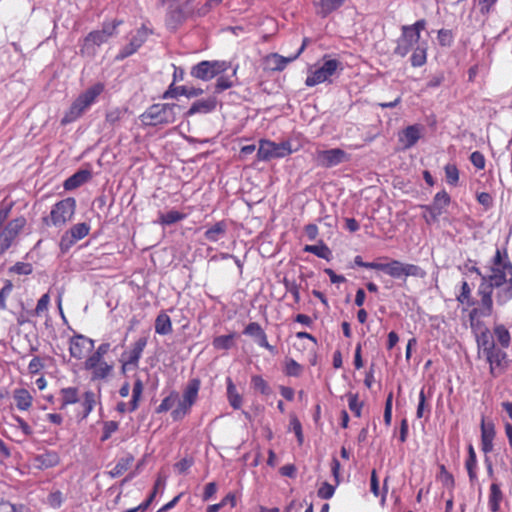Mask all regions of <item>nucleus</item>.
<instances>
[{
    "label": "nucleus",
    "mask_w": 512,
    "mask_h": 512,
    "mask_svg": "<svg viewBox=\"0 0 512 512\" xmlns=\"http://www.w3.org/2000/svg\"><path fill=\"white\" fill-rule=\"evenodd\" d=\"M489 275L482 276L477 288V298L472 294V287L466 280H462L456 301L469 309V321L473 327L474 321L481 317H490L494 312L493 292L496 290V302L504 305L512 299V264L507 251L496 249L491 259Z\"/></svg>",
    "instance_id": "f257e3e1"
},
{
    "label": "nucleus",
    "mask_w": 512,
    "mask_h": 512,
    "mask_svg": "<svg viewBox=\"0 0 512 512\" xmlns=\"http://www.w3.org/2000/svg\"><path fill=\"white\" fill-rule=\"evenodd\" d=\"M201 381L199 378H192L185 386L182 398L176 390H172L168 396L162 399L156 407L157 414L165 413L172 409L171 418L173 421H181L190 414L193 405L197 402Z\"/></svg>",
    "instance_id": "f03ea898"
},
{
    "label": "nucleus",
    "mask_w": 512,
    "mask_h": 512,
    "mask_svg": "<svg viewBox=\"0 0 512 512\" xmlns=\"http://www.w3.org/2000/svg\"><path fill=\"white\" fill-rule=\"evenodd\" d=\"M104 89V84L98 82L81 93L65 112L61 125L65 126L79 119L96 102Z\"/></svg>",
    "instance_id": "7ed1b4c3"
},
{
    "label": "nucleus",
    "mask_w": 512,
    "mask_h": 512,
    "mask_svg": "<svg viewBox=\"0 0 512 512\" xmlns=\"http://www.w3.org/2000/svg\"><path fill=\"white\" fill-rule=\"evenodd\" d=\"M172 103H156L149 106L139 119L143 126H163L174 123L176 120L175 108Z\"/></svg>",
    "instance_id": "20e7f679"
},
{
    "label": "nucleus",
    "mask_w": 512,
    "mask_h": 512,
    "mask_svg": "<svg viewBox=\"0 0 512 512\" xmlns=\"http://www.w3.org/2000/svg\"><path fill=\"white\" fill-rule=\"evenodd\" d=\"M426 28V20L420 19L411 25H403L401 27V35L396 41L393 53L399 57H405L413 50L420 38L421 32Z\"/></svg>",
    "instance_id": "39448f33"
},
{
    "label": "nucleus",
    "mask_w": 512,
    "mask_h": 512,
    "mask_svg": "<svg viewBox=\"0 0 512 512\" xmlns=\"http://www.w3.org/2000/svg\"><path fill=\"white\" fill-rule=\"evenodd\" d=\"M76 210V200L73 197H67L55 203L48 217L43 218L46 225L62 227L69 222Z\"/></svg>",
    "instance_id": "423d86ee"
},
{
    "label": "nucleus",
    "mask_w": 512,
    "mask_h": 512,
    "mask_svg": "<svg viewBox=\"0 0 512 512\" xmlns=\"http://www.w3.org/2000/svg\"><path fill=\"white\" fill-rule=\"evenodd\" d=\"M230 63L221 60H203L191 68V76L202 81H209L214 77L226 72Z\"/></svg>",
    "instance_id": "0eeeda50"
},
{
    "label": "nucleus",
    "mask_w": 512,
    "mask_h": 512,
    "mask_svg": "<svg viewBox=\"0 0 512 512\" xmlns=\"http://www.w3.org/2000/svg\"><path fill=\"white\" fill-rule=\"evenodd\" d=\"M291 143L284 141L276 143L271 140H260L257 158L260 161H269L274 158H283L292 153Z\"/></svg>",
    "instance_id": "6e6552de"
},
{
    "label": "nucleus",
    "mask_w": 512,
    "mask_h": 512,
    "mask_svg": "<svg viewBox=\"0 0 512 512\" xmlns=\"http://www.w3.org/2000/svg\"><path fill=\"white\" fill-rule=\"evenodd\" d=\"M450 202L451 197L445 190L437 192L430 205L422 206V209L425 210L423 214L425 222L429 225L436 223L439 217L446 212Z\"/></svg>",
    "instance_id": "1a4fd4ad"
},
{
    "label": "nucleus",
    "mask_w": 512,
    "mask_h": 512,
    "mask_svg": "<svg viewBox=\"0 0 512 512\" xmlns=\"http://www.w3.org/2000/svg\"><path fill=\"white\" fill-rule=\"evenodd\" d=\"M148 338L146 336L139 337L130 347L128 351L122 353L120 358L121 370L125 373L127 370L136 369L143 351L147 346Z\"/></svg>",
    "instance_id": "9d476101"
},
{
    "label": "nucleus",
    "mask_w": 512,
    "mask_h": 512,
    "mask_svg": "<svg viewBox=\"0 0 512 512\" xmlns=\"http://www.w3.org/2000/svg\"><path fill=\"white\" fill-rule=\"evenodd\" d=\"M313 159L319 167L332 168L349 161L350 157L343 149L332 148L328 150L317 149L313 155Z\"/></svg>",
    "instance_id": "9b49d317"
},
{
    "label": "nucleus",
    "mask_w": 512,
    "mask_h": 512,
    "mask_svg": "<svg viewBox=\"0 0 512 512\" xmlns=\"http://www.w3.org/2000/svg\"><path fill=\"white\" fill-rule=\"evenodd\" d=\"M341 62L336 59L326 60L323 65L310 72L305 80V85L314 87L330 80V77L340 68Z\"/></svg>",
    "instance_id": "f8f14e48"
},
{
    "label": "nucleus",
    "mask_w": 512,
    "mask_h": 512,
    "mask_svg": "<svg viewBox=\"0 0 512 512\" xmlns=\"http://www.w3.org/2000/svg\"><path fill=\"white\" fill-rule=\"evenodd\" d=\"M84 368L91 372L92 380H104L112 374L114 365L106 362L104 358L90 355L84 362Z\"/></svg>",
    "instance_id": "ddd939ff"
},
{
    "label": "nucleus",
    "mask_w": 512,
    "mask_h": 512,
    "mask_svg": "<svg viewBox=\"0 0 512 512\" xmlns=\"http://www.w3.org/2000/svg\"><path fill=\"white\" fill-rule=\"evenodd\" d=\"M27 221L24 216L17 217L5 226L3 231L0 233V252L4 253L10 248L14 239L25 227Z\"/></svg>",
    "instance_id": "4468645a"
},
{
    "label": "nucleus",
    "mask_w": 512,
    "mask_h": 512,
    "mask_svg": "<svg viewBox=\"0 0 512 512\" xmlns=\"http://www.w3.org/2000/svg\"><path fill=\"white\" fill-rule=\"evenodd\" d=\"M152 34V30L146 25H142L133 36L130 42L124 46L116 56V60L122 61L127 57L133 55L137 50L146 42L149 35Z\"/></svg>",
    "instance_id": "2eb2a0df"
},
{
    "label": "nucleus",
    "mask_w": 512,
    "mask_h": 512,
    "mask_svg": "<svg viewBox=\"0 0 512 512\" xmlns=\"http://www.w3.org/2000/svg\"><path fill=\"white\" fill-rule=\"evenodd\" d=\"M107 41L108 40L102 32H99V30H93L83 38L79 53L83 57H95L97 54V48Z\"/></svg>",
    "instance_id": "dca6fc26"
},
{
    "label": "nucleus",
    "mask_w": 512,
    "mask_h": 512,
    "mask_svg": "<svg viewBox=\"0 0 512 512\" xmlns=\"http://www.w3.org/2000/svg\"><path fill=\"white\" fill-rule=\"evenodd\" d=\"M94 348V340L82 334H75L69 340V353L72 358L83 359Z\"/></svg>",
    "instance_id": "f3484780"
},
{
    "label": "nucleus",
    "mask_w": 512,
    "mask_h": 512,
    "mask_svg": "<svg viewBox=\"0 0 512 512\" xmlns=\"http://www.w3.org/2000/svg\"><path fill=\"white\" fill-rule=\"evenodd\" d=\"M90 232L87 223H77L67 230L61 237L60 248L63 251L70 249L77 241L86 237Z\"/></svg>",
    "instance_id": "a211bd4d"
},
{
    "label": "nucleus",
    "mask_w": 512,
    "mask_h": 512,
    "mask_svg": "<svg viewBox=\"0 0 512 512\" xmlns=\"http://www.w3.org/2000/svg\"><path fill=\"white\" fill-rule=\"evenodd\" d=\"M490 367L492 377H499L507 367V354L500 348L494 347L484 354Z\"/></svg>",
    "instance_id": "6ab92c4d"
},
{
    "label": "nucleus",
    "mask_w": 512,
    "mask_h": 512,
    "mask_svg": "<svg viewBox=\"0 0 512 512\" xmlns=\"http://www.w3.org/2000/svg\"><path fill=\"white\" fill-rule=\"evenodd\" d=\"M243 334L256 339L257 344L268 350L271 354H276V347L269 344L267 334L258 322H250L243 330Z\"/></svg>",
    "instance_id": "aec40b11"
},
{
    "label": "nucleus",
    "mask_w": 512,
    "mask_h": 512,
    "mask_svg": "<svg viewBox=\"0 0 512 512\" xmlns=\"http://www.w3.org/2000/svg\"><path fill=\"white\" fill-rule=\"evenodd\" d=\"M143 391H144L143 381L141 380V378L137 377L133 384L131 400L129 401V403L119 402L116 406V410L119 413L136 411L139 407V402L141 400Z\"/></svg>",
    "instance_id": "412c9836"
},
{
    "label": "nucleus",
    "mask_w": 512,
    "mask_h": 512,
    "mask_svg": "<svg viewBox=\"0 0 512 512\" xmlns=\"http://www.w3.org/2000/svg\"><path fill=\"white\" fill-rule=\"evenodd\" d=\"M297 59V55L284 57L278 53H270L263 59L264 69L271 72L283 71L287 65Z\"/></svg>",
    "instance_id": "4be33fe9"
},
{
    "label": "nucleus",
    "mask_w": 512,
    "mask_h": 512,
    "mask_svg": "<svg viewBox=\"0 0 512 512\" xmlns=\"http://www.w3.org/2000/svg\"><path fill=\"white\" fill-rule=\"evenodd\" d=\"M60 456L54 450H45L41 454H37L33 458V466L38 470H47L54 468L60 464Z\"/></svg>",
    "instance_id": "5701e85b"
},
{
    "label": "nucleus",
    "mask_w": 512,
    "mask_h": 512,
    "mask_svg": "<svg viewBox=\"0 0 512 512\" xmlns=\"http://www.w3.org/2000/svg\"><path fill=\"white\" fill-rule=\"evenodd\" d=\"M203 94V89L188 87V86H175L174 82L163 93V99L177 98L178 96H186L187 98L197 97Z\"/></svg>",
    "instance_id": "b1692460"
},
{
    "label": "nucleus",
    "mask_w": 512,
    "mask_h": 512,
    "mask_svg": "<svg viewBox=\"0 0 512 512\" xmlns=\"http://www.w3.org/2000/svg\"><path fill=\"white\" fill-rule=\"evenodd\" d=\"M495 435L494 423H486L483 417L481 421V449L485 454L492 452Z\"/></svg>",
    "instance_id": "393cba45"
},
{
    "label": "nucleus",
    "mask_w": 512,
    "mask_h": 512,
    "mask_svg": "<svg viewBox=\"0 0 512 512\" xmlns=\"http://www.w3.org/2000/svg\"><path fill=\"white\" fill-rule=\"evenodd\" d=\"M421 138V127L419 125L407 126L399 134V141L403 144L404 148H411Z\"/></svg>",
    "instance_id": "a878e982"
},
{
    "label": "nucleus",
    "mask_w": 512,
    "mask_h": 512,
    "mask_svg": "<svg viewBox=\"0 0 512 512\" xmlns=\"http://www.w3.org/2000/svg\"><path fill=\"white\" fill-rule=\"evenodd\" d=\"M216 106H217V99H216V97L210 96V97H208L206 99H201V100L195 101L191 105L189 110L187 111L186 115L187 116H192V115H195L197 113L207 114V113H210L213 110H215Z\"/></svg>",
    "instance_id": "bb28decb"
},
{
    "label": "nucleus",
    "mask_w": 512,
    "mask_h": 512,
    "mask_svg": "<svg viewBox=\"0 0 512 512\" xmlns=\"http://www.w3.org/2000/svg\"><path fill=\"white\" fill-rule=\"evenodd\" d=\"M15 405L20 411H28L33 405V395L26 388H16L13 391Z\"/></svg>",
    "instance_id": "cd10ccee"
},
{
    "label": "nucleus",
    "mask_w": 512,
    "mask_h": 512,
    "mask_svg": "<svg viewBox=\"0 0 512 512\" xmlns=\"http://www.w3.org/2000/svg\"><path fill=\"white\" fill-rule=\"evenodd\" d=\"M346 0H319L315 6L316 13L322 18L328 17L331 13L341 8Z\"/></svg>",
    "instance_id": "c85d7f7f"
},
{
    "label": "nucleus",
    "mask_w": 512,
    "mask_h": 512,
    "mask_svg": "<svg viewBox=\"0 0 512 512\" xmlns=\"http://www.w3.org/2000/svg\"><path fill=\"white\" fill-rule=\"evenodd\" d=\"M60 409L79 402V389L77 387H64L60 390Z\"/></svg>",
    "instance_id": "c756f323"
},
{
    "label": "nucleus",
    "mask_w": 512,
    "mask_h": 512,
    "mask_svg": "<svg viewBox=\"0 0 512 512\" xmlns=\"http://www.w3.org/2000/svg\"><path fill=\"white\" fill-rule=\"evenodd\" d=\"M227 228L225 220L218 221L205 231L204 236L210 242H217L225 236Z\"/></svg>",
    "instance_id": "7c9ffc66"
},
{
    "label": "nucleus",
    "mask_w": 512,
    "mask_h": 512,
    "mask_svg": "<svg viewBox=\"0 0 512 512\" xmlns=\"http://www.w3.org/2000/svg\"><path fill=\"white\" fill-rule=\"evenodd\" d=\"M90 178V172L86 170H80L67 178L64 182V188L65 190H74L81 185H83L85 182H87Z\"/></svg>",
    "instance_id": "2f4dec72"
},
{
    "label": "nucleus",
    "mask_w": 512,
    "mask_h": 512,
    "mask_svg": "<svg viewBox=\"0 0 512 512\" xmlns=\"http://www.w3.org/2000/svg\"><path fill=\"white\" fill-rule=\"evenodd\" d=\"M377 270L385 272L392 278H401L403 276V263L399 260H391L388 263H378Z\"/></svg>",
    "instance_id": "473e14b6"
},
{
    "label": "nucleus",
    "mask_w": 512,
    "mask_h": 512,
    "mask_svg": "<svg viewBox=\"0 0 512 512\" xmlns=\"http://www.w3.org/2000/svg\"><path fill=\"white\" fill-rule=\"evenodd\" d=\"M227 384V399L230 406L237 410L240 409L243 403L242 396L238 393L237 388L230 377L226 379Z\"/></svg>",
    "instance_id": "72a5a7b5"
},
{
    "label": "nucleus",
    "mask_w": 512,
    "mask_h": 512,
    "mask_svg": "<svg viewBox=\"0 0 512 512\" xmlns=\"http://www.w3.org/2000/svg\"><path fill=\"white\" fill-rule=\"evenodd\" d=\"M172 330L171 318L166 312H160L155 319V332L159 335H168Z\"/></svg>",
    "instance_id": "f704fd0d"
},
{
    "label": "nucleus",
    "mask_w": 512,
    "mask_h": 512,
    "mask_svg": "<svg viewBox=\"0 0 512 512\" xmlns=\"http://www.w3.org/2000/svg\"><path fill=\"white\" fill-rule=\"evenodd\" d=\"M97 401V395L94 391L87 390L84 392L81 402L82 419H86L90 415V413L94 410Z\"/></svg>",
    "instance_id": "c9c22d12"
},
{
    "label": "nucleus",
    "mask_w": 512,
    "mask_h": 512,
    "mask_svg": "<svg viewBox=\"0 0 512 512\" xmlns=\"http://www.w3.org/2000/svg\"><path fill=\"white\" fill-rule=\"evenodd\" d=\"M168 5L167 23L174 26L181 24L186 19L183 7L176 4Z\"/></svg>",
    "instance_id": "e433bc0d"
},
{
    "label": "nucleus",
    "mask_w": 512,
    "mask_h": 512,
    "mask_svg": "<svg viewBox=\"0 0 512 512\" xmlns=\"http://www.w3.org/2000/svg\"><path fill=\"white\" fill-rule=\"evenodd\" d=\"M133 462L134 457L131 454H127L125 457L120 458L116 465L109 471L110 476L112 478L122 476L131 467Z\"/></svg>",
    "instance_id": "4c0bfd02"
},
{
    "label": "nucleus",
    "mask_w": 512,
    "mask_h": 512,
    "mask_svg": "<svg viewBox=\"0 0 512 512\" xmlns=\"http://www.w3.org/2000/svg\"><path fill=\"white\" fill-rule=\"evenodd\" d=\"M477 345L483 354L496 347L493 334L489 329L485 328L479 335H477Z\"/></svg>",
    "instance_id": "58836bf2"
},
{
    "label": "nucleus",
    "mask_w": 512,
    "mask_h": 512,
    "mask_svg": "<svg viewBox=\"0 0 512 512\" xmlns=\"http://www.w3.org/2000/svg\"><path fill=\"white\" fill-rule=\"evenodd\" d=\"M503 499V494L500 486L496 483H492L490 486V494L488 505L492 512H497L500 509V503Z\"/></svg>",
    "instance_id": "ea45409f"
},
{
    "label": "nucleus",
    "mask_w": 512,
    "mask_h": 512,
    "mask_svg": "<svg viewBox=\"0 0 512 512\" xmlns=\"http://www.w3.org/2000/svg\"><path fill=\"white\" fill-rule=\"evenodd\" d=\"M493 338L495 337L502 348H508L511 342L509 330L503 325L498 324L493 328Z\"/></svg>",
    "instance_id": "a19ab883"
},
{
    "label": "nucleus",
    "mask_w": 512,
    "mask_h": 512,
    "mask_svg": "<svg viewBox=\"0 0 512 512\" xmlns=\"http://www.w3.org/2000/svg\"><path fill=\"white\" fill-rule=\"evenodd\" d=\"M411 65L413 67H422L427 62V48L425 45H418L413 49L410 57Z\"/></svg>",
    "instance_id": "79ce46f5"
},
{
    "label": "nucleus",
    "mask_w": 512,
    "mask_h": 512,
    "mask_svg": "<svg viewBox=\"0 0 512 512\" xmlns=\"http://www.w3.org/2000/svg\"><path fill=\"white\" fill-rule=\"evenodd\" d=\"M303 250L305 252L312 253V254L316 255L317 257L325 259L327 261L330 260L331 254H332L329 247L323 242H321L318 245H305Z\"/></svg>",
    "instance_id": "37998d69"
},
{
    "label": "nucleus",
    "mask_w": 512,
    "mask_h": 512,
    "mask_svg": "<svg viewBox=\"0 0 512 512\" xmlns=\"http://www.w3.org/2000/svg\"><path fill=\"white\" fill-rule=\"evenodd\" d=\"M127 113V108L113 107L105 114V121L110 126L118 124L124 115Z\"/></svg>",
    "instance_id": "c03bdc74"
},
{
    "label": "nucleus",
    "mask_w": 512,
    "mask_h": 512,
    "mask_svg": "<svg viewBox=\"0 0 512 512\" xmlns=\"http://www.w3.org/2000/svg\"><path fill=\"white\" fill-rule=\"evenodd\" d=\"M186 218V214L178 212L176 210H171L167 213H161L159 215V224L161 225H171L176 222H179Z\"/></svg>",
    "instance_id": "a18cd8bd"
},
{
    "label": "nucleus",
    "mask_w": 512,
    "mask_h": 512,
    "mask_svg": "<svg viewBox=\"0 0 512 512\" xmlns=\"http://www.w3.org/2000/svg\"><path fill=\"white\" fill-rule=\"evenodd\" d=\"M234 337V333L215 337L212 341V345L215 350H229L233 346Z\"/></svg>",
    "instance_id": "49530a36"
},
{
    "label": "nucleus",
    "mask_w": 512,
    "mask_h": 512,
    "mask_svg": "<svg viewBox=\"0 0 512 512\" xmlns=\"http://www.w3.org/2000/svg\"><path fill=\"white\" fill-rule=\"evenodd\" d=\"M303 371L302 365L292 358H287L284 363V373L289 377H298Z\"/></svg>",
    "instance_id": "de8ad7c7"
},
{
    "label": "nucleus",
    "mask_w": 512,
    "mask_h": 512,
    "mask_svg": "<svg viewBox=\"0 0 512 512\" xmlns=\"http://www.w3.org/2000/svg\"><path fill=\"white\" fill-rule=\"evenodd\" d=\"M438 479L441 481L443 486H445L446 488H448L450 490L454 489V487H455L454 476L450 472L447 471L445 465H443V464L439 466Z\"/></svg>",
    "instance_id": "09e8293b"
},
{
    "label": "nucleus",
    "mask_w": 512,
    "mask_h": 512,
    "mask_svg": "<svg viewBox=\"0 0 512 512\" xmlns=\"http://www.w3.org/2000/svg\"><path fill=\"white\" fill-rule=\"evenodd\" d=\"M50 304V295L49 293H45L41 296V298L38 300L37 305L35 309L31 312L33 316H43L45 313H47L48 308Z\"/></svg>",
    "instance_id": "8fccbe9b"
},
{
    "label": "nucleus",
    "mask_w": 512,
    "mask_h": 512,
    "mask_svg": "<svg viewBox=\"0 0 512 512\" xmlns=\"http://www.w3.org/2000/svg\"><path fill=\"white\" fill-rule=\"evenodd\" d=\"M347 398H348V406H349V409L351 410V412L356 417H361L363 402L359 400L358 394L349 393L347 395Z\"/></svg>",
    "instance_id": "3c124183"
},
{
    "label": "nucleus",
    "mask_w": 512,
    "mask_h": 512,
    "mask_svg": "<svg viewBox=\"0 0 512 512\" xmlns=\"http://www.w3.org/2000/svg\"><path fill=\"white\" fill-rule=\"evenodd\" d=\"M123 24V20L114 19L110 23H103L102 29L99 32H102L105 38L108 40L110 37L117 34V28Z\"/></svg>",
    "instance_id": "603ef678"
},
{
    "label": "nucleus",
    "mask_w": 512,
    "mask_h": 512,
    "mask_svg": "<svg viewBox=\"0 0 512 512\" xmlns=\"http://www.w3.org/2000/svg\"><path fill=\"white\" fill-rule=\"evenodd\" d=\"M13 283L11 280H5L4 286L0 290V310L7 308V299L13 291Z\"/></svg>",
    "instance_id": "864d4df0"
},
{
    "label": "nucleus",
    "mask_w": 512,
    "mask_h": 512,
    "mask_svg": "<svg viewBox=\"0 0 512 512\" xmlns=\"http://www.w3.org/2000/svg\"><path fill=\"white\" fill-rule=\"evenodd\" d=\"M446 181L449 185L456 186L459 181V170L454 164H447L444 167Z\"/></svg>",
    "instance_id": "5fc2aeb1"
},
{
    "label": "nucleus",
    "mask_w": 512,
    "mask_h": 512,
    "mask_svg": "<svg viewBox=\"0 0 512 512\" xmlns=\"http://www.w3.org/2000/svg\"><path fill=\"white\" fill-rule=\"evenodd\" d=\"M437 40L441 47H450L454 42L453 32L449 29H440L437 33Z\"/></svg>",
    "instance_id": "6e6d98bb"
},
{
    "label": "nucleus",
    "mask_w": 512,
    "mask_h": 512,
    "mask_svg": "<svg viewBox=\"0 0 512 512\" xmlns=\"http://www.w3.org/2000/svg\"><path fill=\"white\" fill-rule=\"evenodd\" d=\"M252 387L263 395L269 394V385L260 375H253L251 378Z\"/></svg>",
    "instance_id": "4d7b16f0"
},
{
    "label": "nucleus",
    "mask_w": 512,
    "mask_h": 512,
    "mask_svg": "<svg viewBox=\"0 0 512 512\" xmlns=\"http://www.w3.org/2000/svg\"><path fill=\"white\" fill-rule=\"evenodd\" d=\"M223 0H207L202 6L197 8L196 15L204 17L209 14L214 8L218 7Z\"/></svg>",
    "instance_id": "13d9d810"
},
{
    "label": "nucleus",
    "mask_w": 512,
    "mask_h": 512,
    "mask_svg": "<svg viewBox=\"0 0 512 512\" xmlns=\"http://www.w3.org/2000/svg\"><path fill=\"white\" fill-rule=\"evenodd\" d=\"M119 428V424L116 421H106L103 423V430H102V436L101 441L105 442L107 441L113 433H115Z\"/></svg>",
    "instance_id": "bf43d9fd"
},
{
    "label": "nucleus",
    "mask_w": 512,
    "mask_h": 512,
    "mask_svg": "<svg viewBox=\"0 0 512 512\" xmlns=\"http://www.w3.org/2000/svg\"><path fill=\"white\" fill-rule=\"evenodd\" d=\"M403 276H413V277H424L425 276V271L415 265V264H404L403 263Z\"/></svg>",
    "instance_id": "052dcab7"
},
{
    "label": "nucleus",
    "mask_w": 512,
    "mask_h": 512,
    "mask_svg": "<svg viewBox=\"0 0 512 512\" xmlns=\"http://www.w3.org/2000/svg\"><path fill=\"white\" fill-rule=\"evenodd\" d=\"M465 468L467 470L470 482H475L477 480V458L467 457L465 461Z\"/></svg>",
    "instance_id": "680f3d73"
},
{
    "label": "nucleus",
    "mask_w": 512,
    "mask_h": 512,
    "mask_svg": "<svg viewBox=\"0 0 512 512\" xmlns=\"http://www.w3.org/2000/svg\"><path fill=\"white\" fill-rule=\"evenodd\" d=\"M233 81L231 80V78L229 76H219L216 80V84H215V92L216 93H221L229 88H231L233 86Z\"/></svg>",
    "instance_id": "e2e57ef3"
},
{
    "label": "nucleus",
    "mask_w": 512,
    "mask_h": 512,
    "mask_svg": "<svg viewBox=\"0 0 512 512\" xmlns=\"http://www.w3.org/2000/svg\"><path fill=\"white\" fill-rule=\"evenodd\" d=\"M335 493V487L328 482H323L317 491V495L321 499H330Z\"/></svg>",
    "instance_id": "0e129e2a"
},
{
    "label": "nucleus",
    "mask_w": 512,
    "mask_h": 512,
    "mask_svg": "<svg viewBox=\"0 0 512 512\" xmlns=\"http://www.w3.org/2000/svg\"><path fill=\"white\" fill-rule=\"evenodd\" d=\"M33 271V267L30 263L17 262L10 268V272L18 275H29Z\"/></svg>",
    "instance_id": "69168bd1"
},
{
    "label": "nucleus",
    "mask_w": 512,
    "mask_h": 512,
    "mask_svg": "<svg viewBox=\"0 0 512 512\" xmlns=\"http://www.w3.org/2000/svg\"><path fill=\"white\" fill-rule=\"evenodd\" d=\"M12 418L25 436L29 437L33 435V429L22 417L19 415H13Z\"/></svg>",
    "instance_id": "338daca9"
},
{
    "label": "nucleus",
    "mask_w": 512,
    "mask_h": 512,
    "mask_svg": "<svg viewBox=\"0 0 512 512\" xmlns=\"http://www.w3.org/2000/svg\"><path fill=\"white\" fill-rule=\"evenodd\" d=\"M48 504L52 507V508H60L61 505L63 504V494L61 491L57 490V491H54V492H51L49 495H48Z\"/></svg>",
    "instance_id": "774afa93"
}]
</instances>
